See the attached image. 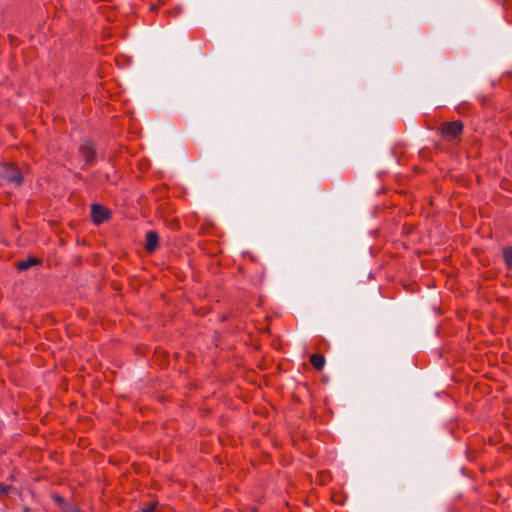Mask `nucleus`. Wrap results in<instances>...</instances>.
Here are the masks:
<instances>
[{"label": "nucleus", "instance_id": "1", "mask_svg": "<svg viewBox=\"0 0 512 512\" xmlns=\"http://www.w3.org/2000/svg\"><path fill=\"white\" fill-rule=\"evenodd\" d=\"M463 130V124L460 121H453L442 124L440 132L447 141H453L458 138Z\"/></svg>", "mask_w": 512, "mask_h": 512}, {"label": "nucleus", "instance_id": "10", "mask_svg": "<svg viewBox=\"0 0 512 512\" xmlns=\"http://www.w3.org/2000/svg\"><path fill=\"white\" fill-rule=\"evenodd\" d=\"M10 488H11L10 486L0 483V496L6 495L8 493V491L10 490Z\"/></svg>", "mask_w": 512, "mask_h": 512}, {"label": "nucleus", "instance_id": "4", "mask_svg": "<svg viewBox=\"0 0 512 512\" xmlns=\"http://www.w3.org/2000/svg\"><path fill=\"white\" fill-rule=\"evenodd\" d=\"M80 153L87 164H90L95 156V148L92 143L86 142L80 147Z\"/></svg>", "mask_w": 512, "mask_h": 512}, {"label": "nucleus", "instance_id": "5", "mask_svg": "<svg viewBox=\"0 0 512 512\" xmlns=\"http://www.w3.org/2000/svg\"><path fill=\"white\" fill-rule=\"evenodd\" d=\"M158 239L159 238H158V235L156 232H154V231L147 232L146 244H145L146 250L149 252H153L157 247Z\"/></svg>", "mask_w": 512, "mask_h": 512}, {"label": "nucleus", "instance_id": "7", "mask_svg": "<svg viewBox=\"0 0 512 512\" xmlns=\"http://www.w3.org/2000/svg\"><path fill=\"white\" fill-rule=\"evenodd\" d=\"M38 263V260L36 258H29L24 261H20L17 264L18 270L24 271L32 267L33 265H36Z\"/></svg>", "mask_w": 512, "mask_h": 512}, {"label": "nucleus", "instance_id": "2", "mask_svg": "<svg viewBox=\"0 0 512 512\" xmlns=\"http://www.w3.org/2000/svg\"><path fill=\"white\" fill-rule=\"evenodd\" d=\"M0 177L15 186H20L23 180L22 174L14 165L4 166Z\"/></svg>", "mask_w": 512, "mask_h": 512}, {"label": "nucleus", "instance_id": "6", "mask_svg": "<svg viewBox=\"0 0 512 512\" xmlns=\"http://www.w3.org/2000/svg\"><path fill=\"white\" fill-rule=\"evenodd\" d=\"M310 362L316 370H321L325 365V358L320 354H313L310 357Z\"/></svg>", "mask_w": 512, "mask_h": 512}, {"label": "nucleus", "instance_id": "8", "mask_svg": "<svg viewBox=\"0 0 512 512\" xmlns=\"http://www.w3.org/2000/svg\"><path fill=\"white\" fill-rule=\"evenodd\" d=\"M504 259L509 268H512V247L505 248L503 251Z\"/></svg>", "mask_w": 512, "mask_h": 512}, {"label": "nucleus", "instance_id": "9", "mask_svg": "<svg viewBox=\"0 0 512 512\" xmlns=\"http://www.w3.org/2000/svg\"><path fill=\"white\" fill-rule=\"evenodd\" d=\"M139 512H158L156 504H149L143 508Z\"/></svg>", "mask_w": 512, "mask_h": 512}, {"label": "nucleus", "instance_id": "3", "mask_svg": "<svg viewBox=\"0 0 512 512\" xmlns=\"http://www.w3.org/2000/svg\"><path fill=\"white\" fill-rule=\"evenodd\" d=\"M92 220L96 224H100L108 219L109 210L100 204H93L91 207Z\"/></svg>", "mask_w": 512, "mask_h": 512}]
</instances>
